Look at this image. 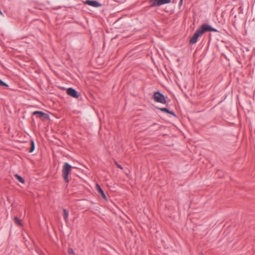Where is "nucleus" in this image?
I'll return each instance as SVG.
<instances>
[{
	"mask_svg": "<svg viewBox=\"0 0 255 255\" xmlns=\"http://www.w3.org/2000/svg\"><path fill=\"white\" fill-rule=\"evenodd\" d=\"M201 34L200 33L199 31L197 29L193 36L190 39L189 43L191 44H194L196 43L198 40L199 37L201 36Z\"/></svg>",
	"mask_w": 255,
	"mask_h": 255,
	"instance_id": "6",
	"label": "nucleus"
},
{
	"mask_svg": "<svg viewBox=\"0 0 255 255\" xmlns=\"http://www.w3.org/2000/svg\"><path fill=\"white\" fill-rule=\"evenodd\" d=\"M15 178L18 180L19 182H20L21 183H24L25 180L20 175L18 174H15L14 175Z\"/></svg>",
	"mask_w": 255,
	"mask_h": 255,
	"instance_id": "13",
	"label": "nucleus"
},
{
	"mask_svg": "<svg viewBox=\"0 0 255 255\" xmlns=\"http://www.w3.org/2000/svg\"><path fill=\"white\" fill-rule=\"evenodd\" d=\"M200 33L201 34V35L203 34L206 32L208 31H213V32H218V31L212 27L211 25L207 24H203L201 26H200L198 29H197Z\"/></svg>",
	"mask_w": 255,
	"mask_h": 255,
	"instance_id": "3",
	"label": "nucleus"
},
{
	"mask_svg": "<svg viewBox=\"0 0 255 255\" xmlns=\"http://www.w3.org/2000/svg\"><path fill=\"white\" fill-rule=\"evenodd\" d=\"M33 115H37V117L42 118L43 117L45 119H49V116L41 111H35L32 114Z\"/></svg>",
	"mask_w": 255,
	"mask_h": 255,
	"instance_id": "8",
	"label": "nucleus"
},
{
	"mask_svg": "<svg viewBox=\"0 0 255 255\" xmlns=\"http://www.w3.org/2000/svg\"><path fill=\"white\" fill-rule=\"evenodd\" d=\"M160 111L169 114L173 116L174 117H176L175 114L173 111H169L167 108H158Z\"/></svg>",
	"mask_w": 255,
	"mask_h": 255,
	"instance_id": "10",
	"label": "nucleus"
},
{
	"mask_svg": "<svg viewBox=\"0 0 255 255\" xmlns=\"http://www.w3.org/2000/svg\"><path fill=\"white\" fill-rule=\"evenodd\" d=\"M85 3L94 7H98L102 6V4L97 0H87Z\"/></svg>",
	"mask_w": 255,
	"mask_h": 255,
	"instance_id": "7",
	"label": "nucleus"
},
{
	"mask_svg": "<svg viewBox=\"0 0 255 255\" xmlns=\"http://www.w3.org/2000/svg\"><path fill=\"white\" fill-rule=\"evenodd\" d=\"M149 1L151 3L150 7H153L169 3L171 2V0H149Z\"/></svg>",
	"mask_w": 255,
	"mask_h": 255,
	"instance_id": "4",
	"label": "nucleus"
},
{
	"mask_svg": "<svg viewBox=\"0 0 255 255\" xmlns=\"http://www.w3.org/2000/svg\"><path fill=\"white\" fill-rule=\"evenodd\" d=\"M0 86L3 87L5 89H8V85L5 83V82H3L1 79H0Z\"/></svg>",
	"mask_w": 255,
	"mask_h": 255,
	"instance_id": "15",
	"label": "nucleus"
},
{
	"mask_svg": "<svg viewBox=\"0 0 255 255\" xmlns=\"http://www.w3.org/2000/svg\"><path fill=\"white\" fill-rule=\"evenodd\" d=\"M72 168V166L67 162H65L62 168V176L64 178V181L66 183L69 182V175L71 171Z\"/></svg>",
	"mask_w": 255,
	"mask_h": 255,
	"instance_id": "1",
	"label": "nucleus"
},
{
	"mask_svg": "<svg viewBox=\"0 0 255 255\" xmlns=\"http://www.w3.org/2000/svg\"><path fill=\"white\" fill-rule=\"evenodd\" d=\"M67 94L75 98H78L80 96V94L74 89L72 88H69L66 91Z\"/></svg>",
	"mask_w": 255,
	"mask_h": 255,
	"instance_id": "5",
	"label": "nucleus"
},
{
	"mask_svg": "<svg viewBox=\"0 0 255 255\" xmlns=\"http://www.w3.org/2000/svg\"><path fill=\"white\" fill-rule=\"evenodd\" d=\"M30 145H31V146L29 150V152L30 153H32L35 149V143H34V141L32 140H31V141H30Z\"/></svg>",
	"mask_w": 255,
	"mask_h": 255,
	"instance_id": "14",
	"label": "nucleus"
},
{
	"mask_svg": "<svg viewBox=\"0 0 255 255\" xmlns=\"http://www.w3.org/2000/svg\"><path fill=\"white\" fill-rule=\"evenodd\" d=\"M115 163L118 168H119L121 169H123V167L120 164H119L117 161H115Z\"/></svg>",
	"mask_w": 255,
	"mask_h": 255,
	"instance_id": "17",
	"label": "nucleus"
},
{
	"mask_svg": "<svg viewBox=\"0 0 255 255\" xmlns=\"http://www.w3.org/2000/svg\"><path fill=\"white\" fill-rule=\"evenodd\" d=\"M96 189H97V191H98V192L100 193V194L101 195V196L105 200H107V197H106V196L104 192L103 191V189L101 188L100 186L98 184H96Z\"/></svg>",
	"mask_w": 255,
	"mask_h": 255,
	"instance_id": "9",
	"label": "nucleus"
},
{
	"mask_svg": "<svg viewBox=\"0 0 255 255\" xmlns=\"http://www.w3.org/2000/svg\"><path fill=\"white\" fill-rule=\"evenodd\" d=\"M63 216H64V219L66 222L68 221V215L69 213L68 211L66 209H63Z\"/></svg>",
	"mask_w": 255,
	"mask_h": 255,
	"instance_id": "12",
	"label": "nucleus"
},
{
	"mask_svg": "<svg viewBox=\"0 0 255 255\" xmlns=\"http://www.w3.org/2000/svg\"><path fill=\"white\" fill-rule=\"evenodd\" d=\"M154 125H156V124H155H155H154L153 125V126H154Z\"/></svg>",
	"mask_w": 255,
	"mask_h": 255,
	"instance_id": "19",
	"label": "nucleus"
},
{
	"mask_svg": "<svg viewBox=\"0 0 255 255\" xmlns=\"http://www.w3.org/2000/svg\"><path fill=\"white\" fill-rule=\"evenodd\" d=\"M152 99L157 103L166 104V100L165 96L160 92H155L152 96Z\"/></svg>",
	"mask_w": 255,
	"mask_h": 255,
	"instance_id": "2",
	"label": "nucleus"
},
{
	"mask_svg": "<svg viewBox=\"0 0 255 255\" xmlns=\"http://www.w3.org/2000/svg\"><path fill=\"white\" fill-rule=\"evenodd\" d=\"M183 0H180L179 1V5H181L182 4Z\"/></svg>",
	"mask_w": 255,
	"mask_h": 255,
	"instance_id": "18",
	"label": "nucleus"
},
{
	"mask_svg": "<svg viewBox=\"0 0 255 255\" xmlns=\"http://www.w3.org/2000/svg\"><path fill=\"white\" fill-rule=\"evenodd\" d=\"M68 253L69 255H75L73 250L70 248H69L68 250Z\"/></svg>",
	"mask_w": 255,
	"mask_h": 255,
	"instance_id": "16",
	"label": "nucleus"
},
{
	"mask_svg": "<svg viewBox=\"0 0 255 255\" xmlns=\"http://www.w3.org/2000/svg\"><path fill=\"white\" fill-rule=\"evenodd\" d=\"M14 221L15 224L20 226H22V224L21 222V220L19 219L17 216L14 217Z\"/></svg>",
	"mask_w": 255,
	"mask_h": 255,
	"instance_id": "11",
	"label": "nucleus"
}]
</instances>
